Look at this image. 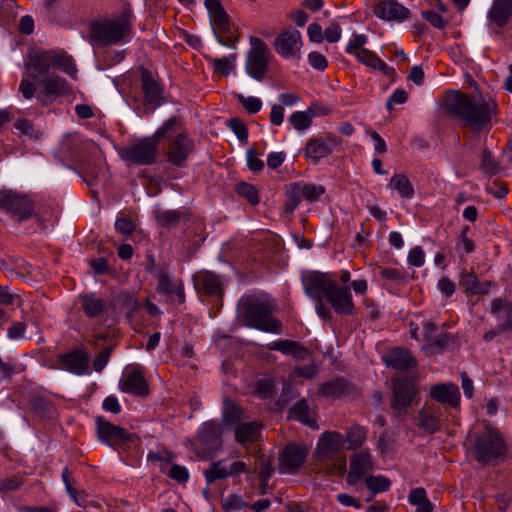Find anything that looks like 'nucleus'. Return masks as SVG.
Here are the masks:
<instances>
[{"label": "nucleus", "mask_w": 512, "mask_h": 512, "mask_svg": "<svg viewBox=\"0 0 512 512\" xmlns=\"http://www.w3.org/2000/svg\"><path fill=\"white\" fill-rule=\"evenodd\" d=\"M443 106L448 115L457 118L474 133H488L500 115L498 99L491 94L470 95L453 90L447 94Z\"/></svg>", "instance_id": "1"}, {"label": "nucleus", "mask_w": 512, "mask_h": 512, "mask_svg": "<svg viewBox=\"0 0 512 512\" xmlns=\"http://www.w3.org/2000/svg\"><path fill=\"white\" fill-rule=\"evenodd\" d=\"M275 308V300L267 293H247L237 303V318L245 327L281 334L283 324L273 317Z\"/></svg>", "instance_id": "2"}, {"label": "nucleus", "mask_w": 512, "mask_h": 512, "mask_svg": "<svg viewBox=\"0 0 512 512\" xmlns=\"http://www.w3.org/2000/svg\"><path fill=\"white\" fill-rule=\"evenodd\" d=\"M183 119L175 115L168 118L154 132L153 135L142 137L136 142L118 149L119 157L128 164L150 166L157 162L159 144L163 138H169L174 132L181 129Z\"/></svg>", "instance_id": "3"}, {"label": "nucleus", "mask_w": 512, "mask_h": 512, "mask_svg": "<svg viewBox=\"0 0 512 512\" xmlns=\"http://www.w3.org/2000/svg\"><path fill=\"white\" fill-rule=\"evenodd\" d=\"M307 275L311 279L310 290H319L336 314L352 316L355 313L350 288L339 285L329 272L309 271Z\"/></svg>", "instance_id": "4"}, {"label": "nucleus", "mask_w": 512, "mask_h": 512, "mask_svg": "<svg viewBox=\"0 0 512 512\" xmlns=\"http://www.w3.org/2000/svg\"><path fill=\"white\" fill-rule=\"evenodd\" d=\"M132 29V12L125 9L116 18L92 22L89 26V42L101 47L128 42L126 37Z\"/></svg>", "instance_id": "5"}, {"label": "nucleus", "mask_w": 512, "mask_h": 512, "mask_svg": "<svg viewBox=\"0 0 512 512\" xmlns=\"http://www.w3.org/2000/svg\"><path fill=\"white\" fill-rule=\"evenodd\" d=\"M507 453L508 446L502 432L490 423H485L473 443L475 460L482 465H490L504 460Z\"/></svg>", "instance_id": "6"}, {"label": "nucleus", "mask_w": 512, "mask_h": 512, "mask_svg": "<svg viewBox=\"0 0 512 512\" xmlns=\"http://www.w3.org/2000/svg\"><path fill=\"white\" fill-rule=\"evenodd\" d=\"M96 436L98 440L115 451L126 452L141 446V438L136 433H130L125 428L115 425L103 416L95 418Z\"/></svg>", "instance_id": "7"}, {"label": "nucleus", "mask_w": 512, "mask_h": 512, "mask_svg": "<svg viewBox=\"0 0 512 512\" xmlns=\"http://www.w3.org/2000/svg\"><path fill=\"white\" fill-rule=\"evenodd\" d=\"M391 390L390 407L397 415L405 414L410 407L418 405L420 401L419 387L413 377L394 378Z\"/></svg>", "instance_id": "8"}, {"label": "nucleus", "mask_w": 512, "mask_h": 512, "mask_svg": "<svg viewBox=\"0 0 512 512\" xmlns=\"http://www.w3.org/2000/svg\"><path fill=\"white\" fill-rule=\"evenodd\" d=\"M213 32L218 42L227 47H235L238 36L233 30L230 16L225 11L220 0H205Z\"/></svg>", "instance_id": "9"}, {"label": "nucleus", "mask_w": 512, "mask_h": 512, "mask_svg": "<svg viewBox=\"0 0 512 512\" xmlns=\"http://www.w3.org/2000/svg\"><path fill=\"white\" fill-rule=\"evenodd\" d=\"M167 140L164 155L169 164L184 168L189 157L195 151V141L189 136V133L183 130V126L177 132H174Z\"/></svg>", "instance_id": "10"}, {"label": "nucleus", "mask_w": 512, "mask_h": 512, "mask_svg": "<svg viewBox=\"0 0 512 512\" xmlns=\"http://www.w3.org/2000/svg\"><path fill=\"white\" fill-rule=\"evenodd\" d=\"M250 49L246 56V73L256 81H262L268 70L270 62V50L268 45L260 38H249Z\"/></svg>", "instance_id": "11"}, {"label": "nucleus", "mask_w": 512, "mask_h": 512, "mask_svg": "<svg viewBox=\"0 0 512 512\" xmlns=\"http://www.w3.org/2000/svg\"><path fill=\"white\" fill-rule=\"evenodd\" d=\"M0 209L6 211L17 222H23L32 218L35 203L26 194L2 190L0 191Z\"/></svg>", "instance_id": "12"}, {"label": "nucleus", "mask_w": 512, "mask_h": 512, "mask_svg": "<svg viewBox=\"0 0 512 512\" xmlns=\"http://www.w3.org/2000/svg\"><path fill=\"white\" fill-rule=\"evenodd\" d=\"M193 285L200 298L220 302L222 305L225 289L223 277L213 271L200 270L193 277Z\"/></svg>", "instance_id": "13"}, {"label": "nucleus", "mask_w": 512, "mask_h": 512, "mask_svg": "<svg viewBox=\"0 0 512 512\" xmlns=\"http://www.w3.org/2000/svg\"><path fill=\"white\" fill-rule=\"evenodd\" d=\"M141 89L146 107L153 110L166 103L165 88L152 72L145 67L140 69Z\"/></svg>", "instance_id": "14"}, {"label": "nucleus", "mask_w": 512, "mask_h": 512, "mask_svg": "<svg viewBox=\"0 0 512 512\" xmlns=\"http://www.w3.org/2000/svg\"><path fill=\"white\" fill-rule=\"evenodd\" d=\"M308 447L303 443L290 442L279 453V470L281 473L295 474L306 461Z\"/></svg>", "instance_id": "15"}, {"label": "nucleus", "mask_w": 512, "mask_h": 512, "mask_svg": "<svg viewBox=\"0 0 512 512\" xmlns=\"http://www.w3.org/2000/svg\"><path fill=\"white\" fill-rule=\"evenodd\" d=\"M486 18L490 31L503 37L505 29L512 21V0H492Z\"/></svg>", "instance_id": "16"}, {"label": "nucleus", "mask_w": 512, "mask_h": 512, "mask_svg": "<svg viewBox=\"0 0 512 512\" xmlns=\"http://www.w3.org/2000/svg\"><path fill=\"white\" fill-rule=\"evenodd\" d=\"M303 46L300 31L290 26L281 31L273 41V48L284 59H300Z\"/></svg>", "instance_id": "17"}, {"label": "nucleus", "mask_w": 512, "mask_h": 512, "mask_svg": "<svg viewBox=\"0 0 512 512\" xmlns=\"http://www.w3.org/2000/svg\"><path fill=\"white\" fill-rule=\"evenodd\" d=\"M119 389L124 393L138 397L148 396L150 388L144 376L143 367L135 365L130 370H125L119 381Z\"/></svg>", "instance_id": "18"}, {"label": "nucleus", "mask_w": 512, "mask_h": 512, "mask_svg": "<svg viewBox=\"0 0 512 512\" xmlns=\"http://www.w3.org/2000/svg\"><path fill=\"white\" fill-rule=\"evenodd\" d=\"M341 139L336 136L313 137L309 139L303 149V155L313 163L329 156L336 147L340 146Z\"/></svg>", "instance_id": "19"}, {"label": "nucleus", "mask_w": 512, "mask_h": 512, "mask_svg": "<svg viewBox=\"0 0 512 512\" xmlns=\"http://www.w3.org/2000/svg\"><path fill=\"white\" fill-rule=\"evenodd\" d=\"M197 441L204 454L216 452L222 445V428L217 420L204 422L198 429Z\"/></svg>", "instance_id": "20"}, {"label": "nucleus", "mask_w": 512, "mask_h": 512, "mask_svg": "<svg viewBox=\"0 0 512 512\" xmlns=\"http://www.w3.org/2000/svg\"><path fill=\"white\" fill-rule=\"evenodd\" d=\"M57 361L61 368L72 374L85 375L89 373V354L84 349L76 348L60 354Z\"/></svg>", "instance_id": "21"}, {"label": "nucleus", "mask_w": 512, "mask_h": 512, "mask_svg": "<svg viewBox=\"0 0 512 512\" xmlns=\"http://www.w3.org/2000/svg\"><path fill=\"white\" fill-rule=\"evenodd\" d=\"M78 298L84 315L89 319L102 317L112 306V302L99 292L83 293Z\"/></svg>", "instance_id": "22"}, {"label": "nucleus", "mask_w": 512, "mask_h": 512, "mask_svg": "<svg viewBox=\"0 0 512 512\" xmlns=\"http://www.w3.org/2000/svg\"><path fill=\"white\" fill-rule=\"evenodd\" d=\"M154 279L157 280L156 292L159 295L174 298L178 305L185 303L184 283L181 279H173L170 276V268L161 272Z\"/></svg>", "instance_id": "23"}, {"label": "nucleus", "mask_w": 512, "mask_h": 512, "mask_svg": "<svg viewBox=\"0 0 512 512\" xmlns=\"http://www.w3.org/2000/svg\"><path fill=\"white\" fill-rule=\"evenodd\" d=\"M344 444L343 435L337 431L324 432L316 446V454L319 459H334Z\"/></svg>", "instance_id": "24"}, {"label": "nucleus", "mask_w": 512, "mask_h": 512, "mask_svg": "<svg viewBox=\"0 0 512 512\" xmlns=\"http://www.w3.org/2000/svg\"><path fill=\"white\" fill-rule=\"evenodd\" d=\"M430 397L436 402L457 409L460 407L461 395L458 386L452 382L438 383L429 391Z\"/></svg>", "instance_id": "25"}, {"label": "nucleus", "mask_w": 512, "mask_h": 512, "mask_svg": "<svg viewBox=\"0 0 512 512\" xmlns=\"http://www.w3.org/2000/svg\"><path fill=\"white\" fill-rule=\"evenodd\" d=\"M459 286L467 297H473L488 294L490 288L495 286V282L491 280L480 282L475 272L463 270L460 274Z\"/></svg>", "instance_id": "26"}, {"label": "nucleus", "mask_w": 512, "mask_h": 512, "mask_svg": "<svg viewBox=\"0 0 512 512\" xmlns=\"http://www.w3.org/2000/svg\"><path fill=\"white\" fill-rule=\"evenodd\" d=\"M373 13L382 20L403 21L409 17L410 11L396 0H385L374 6Z\"/></svg>", "instance_id": "27"}, {"label": "nucleus", "mask_w": 512, "mask_h": 512, "mask_svg": "<svg viewBox=\"0 0 512 512\" xmlns=\"http://www.w3.org/2000/svg\"><path fill=\"white\" fill-rule=\"evenodd\" d=\"M372 467V456L369 451L363 450L354 454L350 459V469L347 482L354 485Z\"/></svg>", "instance_id": "28"}, {"label": "nucleus", "mask_w": 512, "mask_h": 512, "mask_svg": "<svg viewBox=\"0 0 512 512\" xmlns=\"http://www.w3.org/2000/svg\"><path fill=\"white\" fill-rule=\"evenodd\" d=\"M262 423L259 421L243 422L234 429L235 442L242 447L253 444L261 437Z\"/></svg>", "instance_id": "29"}, {"label": "nucleus", "mask_w": 512, "mask_h": 512, "mask_svg": "<svg viewBox=\"0 0 512 512\" xmlns=\"http://www.w3.org/2000/svg\"><path fill=\"white\" fill-rule=\"evenodd\" d=\"M267 349L271 351H279L284 355L292 356L298 360H305L310 355L309 349L298 341L294 340H275L267 344Z\"/></svg>", "instance_id": "30"}, {"label": "nucleus", "mask_w": 512, "mask_h": 512, "mask_svg": "<svg viewBox=\"0 0 512 512\" xmlns=\"http://www.w3.org/2000/svg\"><path fill=\"white\" fill-rule=\"evenodd\" d=\"M358 62L373 69L381 71L384 75L394 77L396 71L393 67L388 66L377 54L367 48H362L356 56Z\"/></svg>", "instance_id": "31"}, {"label": "nucleus", "mask_w": 512, "mask_h": 512, "mask_svg": "<svg viewBox=\"0 0 512 512\" xmlns=\"http://www.w3.org/2000/svg\"><path fill=\"white\" fill-rule=\"evenodd\" d=\"M491 312L500 321V330L512 331V301L495 298L491 301Z\"/></svg>", "instance_id": "32"}, {"label": "nucleus", "mask_w": 512, "mask_h": 512, "mask_svg": "<svg viewBox=\"0 0 512 512\" xmlns=\"http://www.w3.org/2000/svg\"><path fill=\"white\" fill-rule=\"evenodd\" d=\"M88 143L82 139L79 134H72L65 138L61 143V153L74 161H79L84 157V151Z\"/></svg>", "instance_id": "33"}, {"label": "nucleus", "mask_w": 512, "mask_h": 512, "mask_svg": "<svg viewBox=\"0 0 512 512\" xmlns=\"http://www.w3.org/2000/svg\"><path fill=\"white\" fill-rule=\"evenodd\" d=\"M386 364L396 370L406 371L414 367L416 361L408 349L395 348L387 355Z\"/></svg>", "instance_id": "34"}, {"label": "nucleus", "mask_w": 512, "mask_h": 512, "mask_svg": "<svg viewBox=\"0 0 512 512\" xmlns=\"http://www.w3.org/2000/svg\"><path fill=\"white\" fill-rule=\"evenodd\" d=\"M310 281H311V279L308 277L307 274L302 277V284H303L304 292L306 293L307 296H309L313 300V302L315 304V310H316V313L319 316V318L325 322L331 321L332 320V312H331L330 308H328L325 305V303L323 301L324 296L320 293L319 290H310V285H311Z\"/></svg>", "instance_id": "35"}, {"label": "nucleus", "mask_w": 512, "mask_h": 512, "mask_svg": "<svg viewBox=\"0 0 512 512\" xmlns=\"http://www.w3.org/2000/svg\"><path fill=\"white\" fill-rule=\"evenodd\" d=\"M350 382L344 377H335L322 383L318 393L326 398L339 399L348 393Z\"/></svg>", "instance_id": "36"}, {"label": "nucleus", "mask_w": 512, "mask_h": 512, "mask_svg": "<svg viewBox=\"0 0 512 512\" xmlns=\"http://www.w3.org/2000/svg\"><path fill=\"white\" fill-rule=\"evenodd\" d=\"M288 419L298 421L313 429L318 428L316 420L311 416L310 408L306 399L295 402L288 410Z\"/></svg>", "instance_id": "37"}, {"label": "nucleus", "mask_w": 512, "mask_h": 512, "mask_svg": "<svg viewBox=\"0 0 512 512\" xmlns=\"http://www.w3.org/2000/svg\"><path fill=\"white\" fill-rule=\"evenodd\" d=\"M285 195L286 201L284 203V212L286 214H292L299 206L302 199H304L303 182H291L288 185H286Z\"/></svg>", "instance_id": "38"}, {"label": "nucleus", "mask_w": 512, "mask_h": 512, "mask_svg": "<svg viewBox=\"0 0 512 512\" xmlns=\"http://www.w3.org/2000/svg\"><path fill=\"white\" fill-rule=\"evenodd\" d=\"M29 68L32 69L36 74L31 75L33 79L37 76H45L50 71L51 57L47 51L39 50L29 54Z\"/></svg>", "instance_id": "39"}, {"label": "nucleus", "mask_w": 512, "mask_h": 512, "mask_svg": "<svg viewBox=\"0 0 512 512\" xmlns=\"http://www.w3.org/2000/svg\"><path fill=\"white\" fill-rule=\"evenodd\" d=\"M187 219L188 215L180 210H164L155 212V220L162 228H175L182 220L186 221Z\"/></svg>", "instance_id": "40"}, {"label": "nucleus", "mask_w": 512, "mask_h": 512, "mask_svg": "<svg viewBox=\"0 0 512 512\" xmlns=\"http://www.w3.org/2000/svg\"><path fill=\"white\" fill-rule=\"evenodd\" d=\"M378 273L383 281L397 285H405L410 279L408 272L403 267L379 266Z\"/></svg>", "instance_id": "41"}, {"label": "nucleus", "mask_w": 512, "mask_h": 512, "mask_svg": "<svg viewBox=\"0 0 512 512\" xmlns=\"http://www.w3.org/2000/svg\"><path fill=\"white\" fill-rule=\"evenodd\" d=\"M118 304L126 310L127 318L132 322L142 309V304L128 291H121L117 296Z\"/></svg>", "instance_id": "42"}, {"label": "nucleus", "mask_w": 512, "mask_h": 512, "mask_svg": "<svg viewBox=\"0 0 512 512\" xmlns=\"http://www.w3.org/2000/svg\"><path fill=\"white\" fill-rule=\"evenodd\" d=\"M388 186L395 189L402 198L411 199L415 194L413 184L404 174H395Z\"/></svg>", "instance_id": "43"}, {"label": "nucleus", "mask_w": 512, "mask_h": 512, "mask_svg": "<svg viewBox=\"0 0 512 512\" xmlns=\"http://www.w3.org/2000/svg\"><path fill=\"white\" fill-rule=\"evenodd\" d=\"M243 416V409L233 401L225 400L222 411V422L226 426L240 424Z\"/></svg>", "instance_id": "44"}, {"label": "nucleus", "mask_w": 512, "mask_h": 512, "mask_svg": "<svg viewBox=\"0 0 512 512\" xmlns=\"http://www.w3.org/2000/svg\"><path fill=\"white\" fill-rule=\"evenodd\" d=\"M365 485L372 492V496L367 498L369 502L377 493L388 491L391 487V481L388 477L383 475H368L365 477Z\"/></svg>", "instance_id": "45"}, {"label": "nucleus", "mask_w": 512, "mask_h": 512, "mask_svg": "<svg viewBox=\"0 0 512 512\" xmlns=\"http://www.w3.org/2000/svg\"><path fill=\"white\" fill-rule=\"evenodd\" d=\"M41 84L48 94H51L56 98L64 96L69 89L67 81L59 76L47 77Z\"/></svg>", "instance_id": "46"}, {"label": "nucleus", "mask_w": 512, "mask_h": 512, "mask_svg": "<svg viewBox=\"0 0 512 512\" xmlns=\"http://www.w3.org/2000/svg\"><path fill=\"white\" fill-rule=\"evenodd\" d=\"M235 192L252 206H257L260 203L259 190L251 183L244 181L238 182L235 185Z\"/></svg>", "instance_id": "47"}, {"label": "nucleus", "mask_w": 512, "mask_h": 512, "mask_svg": "<svg viewBox=\"0 0 512 512\" xmlns=\"http://www.w3.org/2000/svg\"><path fill=\"white\" fill-rule=\"evenodd\" d=\"M367 438V430L361 425H354L346 431L344 442L348 443V449L360 448Z\"/></svg>", "instance_id": "48"}, {"label": "nucleus", "mask_w": 512, "mask_h": 512, "mask_svg": "<svg viewBox=\"0 0 512 512\" xmlns=\"http://www.w3.org/2000/svg\"><path fill=\"white\" fill-rule=\"evenodd\" d=\"M480 169L484 174L496 175L501 171V165L498 160L495 159L492 152L484 147L480 155Z\"/></svg>", "instance_id": "49"}, {"label": "nucleus", "mask_w": 512, "mask_h": 512, "mask_svg": "<svg viewBox=\"0 0 512 512\" xmlns=\"http://www.w3.org/2000/svg\"><path fill=\"white\" fill-rule=\"evenodd\" d=\"M204 477L207 485H211L216 481L227 479L229 477L228 469L223 466L222 460L213 461L204 471Z\"/></svg>", "instance_id": "50"}, {"label": "nucleus", "mask_w": 512, "mask_h": 512, "mask_svg": "<svg viewBox=\"0 0 512 512\" xmlns=\"http://www.w3.org/2000/svg\"><path fill=\"white\" fill-rule=\"evenodd\" d=\"M314 112L312 109L306 111H296L289 116V122L292 127L298 131L308 129L312 125Z\"/></svg>", "instance_id": "51"}, {"label": "nucleus", "mask_w": 512, "mask_h": 512, "mask_svg": "<svg viewBox=\"0 0 512 512\" xmlns=\"http://www.w3.org/2000/svg\"><path fill=\"white\" fill-rule=\"evenodd\" d=\"M31 409L40 419H48L53 412V405L50 400L43 396L33 397L30 401Z\"/></svg>", "instance_id": "52"}, {"label": "nucleus", "mask_w": 512, "mask_h": 512, "mask_svg": "<svg viewBox=\"0 0 512 512\" xmlns=\"http://www.w3.org/2000/svg\"><path fill=\"white\" fill-rule=\"evenodd\" d=\"M226 126L237 136L240 142H248V128L242 119L238 117H231L226 121Z\"/></svg>", "instance_id": "53"}, {"label": "nucleus", "mask_w": 512, "mask_h": 512, "mask_svg": "<svg viewBox=\"0 0 512 512\" xmlns=\"http://www.w3.org/2000/svg\"><path fill=\"white\" fill-rule=\"evenodd\" d=\"M255 465L256 469H258V476L265 478H271L272 473L274 471L272 467V459L271 457L266 456L261 451H258L255 454Z\"/></svg>", "instance_id": "54"}, {"label": "nucleus", "mask_w": 512, "mask_h": 512, "mask_svg": "<svg viewBox=\"0 0 512 512\" xmlns=\"http://www.w3.org/2000/svg\"><path fill=\"white\" fill-rule=\"evenodd\" d=\"M25 484V479L21 474H14L10 477L0 479V493L6 494L19 490Z\"/></svg>", "instance_id": "55"}, {"label": "nucleus", "mask_w": 512, "mask_h": 512, "mask_svg": "<svg viewBox=\"0 0 512 512\" xmlns=\"http://www.w3.org/2000/svg\"><path fill=\"white\" fill-rule=\"evenodd\" d=\"M419 427L423 429L427 434H434L441 428V420L435 416L424 414L423 411H419Z\"/></svg>", "instance_id": "56"}, {"label": "nucleus", "mask_w": 512, "mask_h": 512, "mask_svg": "<svg viewBox=\"0 0 512 512\" xmlns=\"http://www.w3.org/2000/svg\"><path fill=\"white\" fill-rule=\"evenodd\" d=\"M263 153H259L254 147L249 148L246 151L247 167L253 173H259L264 169V161L260 159Z\"/></svg>", "instance_id": "57"}, {"label": "nucleus", "mask_w": 512, "mask_h": 512, "mask_svg": "<svg viewBox=\"0 0 512 512\" xmlns=\"http://www.w3.org/2000/svg\"><path fill=\"white\" fill-rule=\"evenodd\" d=\"M221 506L225 512L239 511L247 507L248 503L240 495L232 493L221 502Z\"/></svg>", "instance_id": "58"}, {"label": "nucleus", "mask_w": 512, "mask_h": 512, "mask_svg": "<svg viewBox=\"0 0 512 512\" xmlns=\"http://www.w3.org/2000/svg\"><path fill=\"white\" fill-rule=\"evenodd\" d=\"M325 193H326V188L323 185H317L314 183L303 182L304 200H307L309 202H316Z\"/></svg>", "instance_id": "59"}, {"label": "nucleus", "mask_w": 512, "mask_h": 512, "mask_svg": "<svg viewBox=\"0 0 512 512\" xmlns=\"http://www.w3.org/2000/svg\"><path fill=\"white\" fill-rule=\"evenodd\" d=\"M145 270L153 277L155 278L158 276L161 272H163L166 269L170 268V265L166 262L157 263L156 259L153 254H147L145 256V263H144Z\"/></svg>", "instance_id": "60"}, {"label": "nucleus", "mask_w": 512, "mask_h": 512, "mask_svg": "<svg viewBox=\"0 0 512 512\" xmlns=\"http://www.w3.org/2000/svg\"><path fill=\"white\" fill-rule=\"evenodd\" d=\"M113 350L114 346L112 345H107L101 349V351L95 356L93 360L92 366L94 371L101 372L105 368Z\"/></svg>", "instance_id": "61"}, {"label": "nucleus", "mask_w": 512, "mask_h": 512, "mask_svg": "<svg viewBox=\"0 0 512 512\" xmlns=\"http://www.w3.org/2000/svg\"><path fill=\"white\" fill-rule=\"evenodd\" d=\"M274 390V384L271 380L260 379L255 382L253 393L261 399L269 398Z\"/></svg>", "instance_id": "62"}, {"label": "nucleus", "mask_w": 512, "mask_h": 512, "mask_svg": "<svg viewBox=\"0 0 512 512\" xmlns=\"http://www.w3.org/2000/svg\"><path fill=\"white\" fill-rule=\"evenodd\" d=\"M368 38L364 34H353L352 38L349 40L345 52L349 55L357 56V53L360 52L364 45L367 43Z\"/></svg>", "instance_id": "63"}, {"label": "nucleus", "mask_w": 512, "mask_h": 512, "mask_svg": "<svg viewBox=\"0 0 512 512\" xmlns=\"http://www.w3.org/2000/svg\"><path fill=\"white\" fill-rule=\"evenodd\" d=\"M14 128L35 140L42 136V133L39 130H35L33 123L28 119H18L14 123Z\"/></svg>", "instance_id": "64"}]
</instances>
